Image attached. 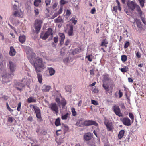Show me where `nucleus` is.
Instances as JSON below:
<instances>
[{
  "mask_svg": "<svg viewBox=\"0 0 146 146\" xmlns=\"http://www.w3.org/2000/svg\"><path fill=\"white\" fill-rule=\"evenodd\" d=\"M58 3H55L52 5V8L53 9H54L57 6Z\"/></svg>",
  "mask_w": 146,
  "mask_h": 146,
  "instance_id": "nucleus-62",
  "label": "nucleus"
},
{
  "mask_svg": "<svg viewBox=\"0 0 146 146\" xmlns=\"http://www.w3.org/2000/svg\"><path fill=\"white\" fill-rule=\"evenodd\" d=\"M52 30L50 28H49L47 31L45 33L42 32L41 33L40 38L43 40L46 39L49 36L52 38L53 36Z\"/></svg>",
  "mask_w": 146,
  "mask_h": 146,
  "instance_id": "nucleus-3",
  "label": "nucleus"
},
{
  "mask_svg": "<svg viewBox=\"0 0 146 146\" xmlns=\"http://www.w3.org/2000/svg\"><path fill=\"white\" fill-rule=\"evenodd\" d=\"M14 118L12 117H9L8 118L7 122L10 123H12L13 122Z\"/></svg>",
  "mask_w": 146,
  "mask_h": 146,
  "instance_id": "nucleus-49",
  "label": "nucleus"
},
{
  "mask_svg": "<svg viewBox=\"0 0 146 146\" xmlns=\"http://www.w3.org/2000/svg\"><path fill=\"white\" fill-rule=\"evenodd\" d=\"M84 126H88L94 125L96 126L98 125V123L95 121L92 120H85L83 122Z\"/></svg>",
  "mask_w": 146,
  "mask_h": 146,
  "instance_id": "nucleus-8",
  "label": "nucleus"
},
{
  "mask_svg": "<svg viewBox=\"0 0 146 146\" xmlns=\"http://www.w3.org/2000/svg\"><path fill=\"white\" fill-rule=\"evenodd\" d=\"M104 123L108 131H112L113 127L112 122L105 118L104 119Z\"/></svg>",
  "mask_w": 146,
  "mask_h": 146,
  "instance_id": "nucleus-6",
  "label": "nucleus"
},
{
  "mask_svg": "<svg viewBox=\"0 0 146 146\" xmlns=\"http://www.w3.org/2000/svg\"><path fill=\"white\" fill-rule=\"evenodd\" d=\"M21 103L20 102L18 104L17 110L18 111H19L21 110Z\"/></svg>",
  "mask_w": 146,
  "mask_h": 146,
  "instance_id": "nucleus-50",
  "label": "nucleus"
},
{
  "mask_svg": "<svg viewBox=\"0 0 146 146\" xmlns=\"http://www.w3.org/2000/svg\"><path fill=\"white\" fill-rule=\"evenodd\" d=\"M125 131L124 130H121L119 132L118 136L119 139L121 138L123 136Z\"/></svg>",
  "mask_w": 146,
  "mask_h": 146,
  "instance_id": "nucleus-25",
  "label": "nucleus"
},
{
  "mask_svg": "<svg viewBox=\"0 0 146 146\" xmlns=\"http://www.w3.org/2000/svg\"><path fill=\"white\" fill-rule=\"evenodd\" d=\"M61 13H56L54 14L51 17L52 19H53L55 17H56L59 14Z\"/></svg>",
  "mask_w": 146,
  "mask_h": 146,
  "instance_id": "nucleus-53",
  "label": "nucleus"
},
{
  "mask_svg": "<svg viewBox=\"0 0 146 146\" xmlns=\"http://www.w3.org/2000/svg\"><path fill=\"white\" fill-rule=\"evenodd\" d=\"M0 36L1 37L2 40L3 41L4 40V38L3 35V33L0 32Z\"/></svg>",
  "mask_w": 146,
  "mask_h": 146,
  "instance_id": "nucleus-63",
  "label": "nucleus"
},
{
  "mask_svg": "<svg viewBox=\"0 0 146 146\" xmlns=\"http://www.w3.org/2000/svg\"><path fill=\"white\" fill-rule=\"evenodd\" d=\"M91 102L94 105H97L98 104L97 101L95 100H92Z\"/></svg>",
  "mask_w": 146,
  "mask_h": 146,
  "instance_id": "nucleus-61",
  "label": "nucleus"
},
{
  "mask_svg": "<svg viewBox=\"0 0 146 146\" xmlns=\"http://www.w3.org/2000/svg\"><path fill=\"white\" fill-rule=\"evenodd\" d=\"M34 66L35 68L36 72L38 73L41 72L44 68V66H42L41 67L39 66L36 65V66Z\"/></svg>",
  "mask_w": 146,
  "mask_h": 146,
  "instance_id": "nucleus-16",
  "label": "nucleus"
},
{
  "mask_svg": "<svg viewBox=\"0 0 146 146\" xmlns=\"http://www.w3.org/2000/svg\"><path fill=\"white\" fill-rule=\"evenodd\" d=\"M54 21L56 23H62L64 22L63 20L62 19L61 17L60 16H59L57 18L55 19Z\"/></svg>",
  "mask_w": 146,
  "mask_h": 146,
  "instance_id": "nucleus-19",
  "label": "nucleus"
},
{
  "mask_svg": "<svg viewBox=\"0 0 146 146\" xmlns=\"http://www.w3.org/2000/svg\"><path fill=\"white\" fill-rule=\"evenodd\" d=\"M51 0H45V3L46 6H48L51 2Z\"/></svg>",
  "mask_w": 146,
  "mask_h": 146,
  "instance_id": "nucleus-48",
  "label": "nucleus"
},
{
  "mask_svg": "<svg viewBox=\"0 0 146 146\" xmlns=\"http://www.w3.org/2000/svg\"><path fill=\"white\" fill-rule=\"evenodd\" d=\"M119 96V98H121L123 95V94L122 92H116L115 93L114 95L115 97L117 98L118 97V95Z\"/></svg>",
  "mask_w": 146,
  "mask_h": 146,
  "instance_id": "nucleus-31",
  "label": "nucleus"
},
{
  "mask_svg": "<svg viewBox=\"0 0 146 146\" xmlns=\"http://www.w3.org/2000/svg\"><path fill=\"white\" fill-rule=\"evenodd\" d=\"M75 125L76 126L80 127L84 126V125L83 124V122H80L78 120L76 123Z\"/></svg>",
  "mask_w": 146,
  "mask_h": 146,
  "instance_id": "nucleus-35",
  "label": "nucleus"
},
{
  "mask_svg": "<svg viewBox=\"0 0 146 146\" xmlns=\"http://www.w3.org/2000/svg\"><path fill=\"white\" fill-rule=\"evenodd\" d=\"M72 112V115L74 116H75L76 115V112L75 111V109L74 108H71Z\"/></svg>",
  "mask_w": 146,
  "mask_h": 146,
  "instance_id": "nucleus-43",
  "label": "nucleus"
},
{
  "mask_svg": "<svg viewBox=\"0 0 146 146\" xmlns=\"http://www.w3.org/2000/svg\"><path fill=\"white\" fill-rule=\"evenodd\" d=\"M37 78L38 81L40 83H42V75L38 73L37 74Z\"/></svg>",
  "mask_w": 146,
  "mask_h": 146,
  "instance_id": "nucleus-29",
  "label": "nucleus"
},
{
  "mask_svg": "<svg viewBox=\"0 0 146 146\" xmlns=\"http://www.w3.org/2000/svg\"><path fill=\"white\" fill-rule=\"evenodd\" d=\"M120 120L122 122L123 124L126 126H129L131 125V120L128 117H124L121 119Z\"/></svg>",
  "mask_w": 146,
  "mask_h": 146,
  "instance_id": "nucleus-12",
  "label": "nucleus"
},
{
  "mask_svg": "<svg viewBox=\"0 0 146 146\" xmlns=\"http://www.w3.org/2000/svg\"><path fill=\"white\" fill-rule=\"evenodd\" d=\"M129 117L132 120V122H133L134 119V117L133 114L131 113H129Z\"/></svg>",
  "mask_w": 146,
  "mask_h": 146,
  "instance_id": "nucleus-44",
  "label": "nucleus"
},
{
  "mask_svg": "<svg viewBox=\"0 0 146 146\" xmlns=\"http://www.w3.org/2000/svg\"><path fill=\"white\" fill-rule=\"evenodd\" d=\"M31 106H33V108L34 109L36 115V117L39 119L40 122H41L42 121V119L41 111L39 108L37 106H35L33 105H30V107H31Z\"/></svg>",
  "mask_w": 146,
  "mask_h": 146,
  "instance_id": "nucleus-5",
  "label": "nucleus"
},
{
  "mask_svg": "<svg viewBox=\"0 0 146 146\" xmlns=\"http://www.w3.org/2000/svg\"><path fill=\"white\" fill-rule=\"evenodd\" d=\"M127 4L129 9L132 11H134L135 9H136L138 14H141L142 10L140 6L136 3L135 1H128Z\"/></svg>",
  "mask_w": 146,
  "mask_h": 146,
  "instance_id": "nucleus-2",
  "label": "nucleus"
},
{
  "mask_svg": "<svg viewBox=\"0 0 146 146\" xmlns=\"http://www.w3.org/2000/svg\"><path fill=\"white\" fill-rule=\"evenodd\" d=\"M1 99H3L4 100L7 101L9 98V97L6 95H4L0 98Z\"/></svg>",
  "mask_w": 146,
  "mask_h": 146,
  "instance_id": "nucleus-46",
  "label": "nucleus"
},
{
  "mask_svg": "<svg viewBox=\"0 0 146 146\" xmlns=\"http://www.w3.org/2000/svg\"><path fill=\"white\" fill-rule=\"evenodd\" d=\"M143 12L142 11V13L141 14H138L139 15H140V17L141 19L142 22L143 23L145 24L146 25V21L145 20V18L142 16V14Z\"/></svg>",
  "mask_w": 146,
  "mask_h": 146,
  "instance_id": "nucleus-34",
  "label": "nucleus"
},
{
  "mask_svg": "<svg viewBox=\"0 0 146 146\" xmlns=\"http://www.w3.org/2000/svg\"><path fill=\"white\" fill-rule=\"evenodd\" d=\"M13 14L15 17H18L21 18L23 16V13L21 9L15 10L13 13Z\"/></svg>",
  "mask_w": 146,
  "mask_h": 146,
  "instance_id": "nucleus-14",
  "label": "nucleus"
},
{
  "mask_svg": "<svg viewBox=\"0 0 146 146\" xmlns=\"http://www.w3.org/2000/svg\"><path fill=\"white\" fill-rule=\"evenodd\" d=\"M48 70L51 76L53 75L55 72V70L52 68H49Z\"/></svg>",
  "mask_w": 146,
  "mask_h": 146,
  "instance_id": "nucleus-32",
  "label": "nucleus"
},
{
  "mask_svg": "<svg viewBox=\"0 0 146 146\" xmlns=\"http://www.w3.org/2000/svg\"><path fill=\"white\" fill-rule=\"evenodd\" d=\"M21 82H24L25 84L26 85L28 86L30 84V80L29 79H27V78H24L23 79L21 80Z\"/></svg>",
  "mask_w": 146,
  "mask_h": 146,
  "instance_id": "nucleus-22",
  "label": "nucleus"
},
{
  "mask_svg": "<svg viewBox=\"0 0 146 146\" xmlns=\"http://www.w3.org/2000/svg\"><path fill=\"white\" fill-rule=\"evenodd\" d=\"M51 88V87L49 86L44 85L42 88V90L43 91H48Z\"/></svg>",
  "mask_w": 146,
  "mask_h": 146,
  "instance_id": "nucleus-21",
  "label": "nucleus"
},
{
  "mask_svg": "<svg viewBox=\"0 0 146 146\" xmlns=\"http://www.w3.org/2000/svg\"><path fill=\"white\" fill-rule=\"evenodd\" d=\"M25 48L26 49V53L29 56H31V57L32 58L33 56H35V54L33 52L31 48L29 47H27L26 46H24Z\"/></svg>",
  "mask_w": 146,
  "mask_h": 146,
  "instance_id": "nucleus-13",
  "label": "nucleus"
},
{
  "mask_svg": "<svg viewBox=\"0 0 146 146\" xmlns=\"http://www.w3.org/2000/svg\"><path fill=\"white\" fill-rule=\"evenodd\" d=\"M55 101L58 104H60V99L58 97L56 98L55 99Z\"/></svg>",
  "mask_w": 146,
  "mask_h": 146,
  "instance_id": "nucleus-57",
  "label": "nucleus"
},
{
  "mask_svg": "<svg viewBox=\"0 0 146 146\" xmlns=\"http://www.w3.org/2000/svg\"><path fill=\"white\" fill-rule=\"evenodd\" d=\"M68 113H67L65 115H62L61 118L63 120H66L68 116Z\"/></svg>",
  "mask_w": 146,
  "mask_h": 146,
  "instance_id": "nucleus-45",
  "label": "nucleus"
},
{
  "mask_svg": "<svg viewBox=\"0 0 146 146\" xmlns=\"http://www.w3.org/2000/svg\"><path fill=\"white\" fill-rule=\"evenodd\" d=\"M107 82H103L102 84L103 88L106 90H108L109 87L110 85Z\"/></svg>",
  "mask_w": 146,
  "mask_h": 146,
  "instance_id": "nucleus-27",
  "label": "nucleus"
},
{
  "mask_svg": "<svg viewBox=\"0 0 146 146\" xmlns=\"http://www.w3.org/2000/svg\"><path fill=\"white\" fill-rule=\"evenodd\" d=\"M90 56L91 55H89L86 56V58H87L88 60L90 62H91L92 60V59L91 58Z\"/></svg>",
  "mask_w": 146,
  "mask_h": 146,
  "instance_id": "nucleus-52",
  "label": "nucleus"
},
{
  "mask_svg": "<svg viewBox=\"0 0 146 146\" xmlns=\"http://www.w3.org/2000/svg\"><path fill=\"white\" fill-rule=\"evenodd\" d=\"M26 37L24 35H21L19 37V40L21 43H23L25 41Z\"/></svg>",
  "mask_w": 146,
  "mask_h": 146,
  "instance_id": "nucleus-23",
  "label": "nucleus"
},
{
  "mask_svg": "<svg viewBox=\"0 0 146 146\" xmlns=\"http://www.w3.org/2000/svg\"><path fill=\"white\" fill-rule=\"evenodd\" d=\"M84 138L86 140L89 141L91 139V136L90 134H85L84 136Z\"/></svg>",
  "mask_w": 146,
  "mask_h": 146,
  "instance_id": "nucleus-33",
  "label": "nucleus"
},
{
  "mask_svg": "<svg viewBox=\"0 0 146 146\" xmlns=\"http://www.w3.org/2000/svg\"><path fill=\"white\" fill-rule=\"evenodd\" d=\"M69 58H68L67 57L63 60L65 64H67L69 61Z\"/></svg>",
  "mask_w": 146,
  "mask_h": 146,
  "instance_id": "nucleus-54",
  "label": "nucleus"
},
{
  "mask_svg": "<svg viewBox=\"0 0 146 146\" xmlns=\"http://www.w3.org/2000/svg\"><path fill=\"white\" fill-rule=\"evenodd\" d=\"M19 3H18L16 4H15L13 5V9L15 10H18V9L19 8Z\"/></svg>",
  "mask_w": 146,
  "mask_h": 146,
  "instance_id": "nucleus-41",
  "label": "nucleus"
},
{
  "mask_svg": "<svg viewBox=\"0 0 146 146\" xmlns=\"http://www.w3.org/2000/svg\"><path fill=\"white\" fill-rule=\"evenodd\" d=\"M69 29L68 32V34L69 36L72 35L73 33V26L72 25H69Z\"/></svg>",
  "mask_w": 146,
  "mask_h": 146,
  "instance_id": "nucleus-24",
  "label": "nucleus"
},
{
  "mask_svg": "<svg viewBox=\"0 0 146 146\" xmlns=\"http://www.w3.org/2000/svg\"><path fill=\"white\" fill-rule=\"evenodd\" d=\"M71 14V12L69 10H67L66 12V15L69 16Z\"/></svg>",
  "mask_w": 146,
  "mask_h": 146,
  "instance_id": "nucleus-55",
  "label": "nucleus"
},
{
  "mask_svg": "<svg viewBox=\"0 0 146 146\" xmlns=\"http://www.w3.org/2000/svg\"><path fill=\"white\" fill-rule=\"evenodd\" d=\"M59 36L60 38V44L62 45L64 43V39H65L64 35L63 33H60L59 34Z\"/></svg>",
  "mask_w": 146,
  "mask_h": 146,
  "instance_id": "nucleus-20",
  "label": "nucleus"
},
{
  "mask_svg": "<svg viewBox=\"0 0 146 146\" xmlns=\"http://www.w3.org/2000/svg\"><path fill=\"white\" fill-rule=\"evenodd\" d=\"M8 65L9 66L10 71L11 74L7 73L5 70V68L2 64H0L1 66L0 72L1 73L3 71L4 73L2 74V81L3 82L7 83L9 82V79H11L14 76L13 72L16 70V65L15 63L11 61L9 62V64Z\"/></svg>",
  "mask_w": 146,
  "mask_h": 146,
  "instance_id": "nucleus-1",
  "label": "nucleus"
},
{
  "mask_svg": "<svg viewBox=\"0 0 146 146\" xmlns=\"http://www.w3.org/2000/svg\"><path fill=\"white\" fill-rule=\"evenodd\" d=\"M60 104L63 106H65L66 104V102L64 98H62Z\"/></svg>",
  "mask_w": 146,
  "mask_h": 146,
  "instance_id": "nucleus-39",
  "label": "nucleus"
},
{
  "mask_svg": "<svg viewBox=\"0 0 146 146\" xmlns=\"http://www.w3.org/2000/svg\"><path fill=\"white\" fill-rule=\"evenodd\" d=\"M129 45V42L128 41H126L124 44V47L125 48H127Z\"/></svg>",
  "mask_w": 146,
  "mask_h": 146,
  "instance_id": "nucleus-51",
  "label": "nucleus"
},
{
  "mask_svg": "<svg viewBox=\"0 0 146 146\" xmlns=\"http://www.w3.org/2000/svg\"><path fill=\"white\" fill-rule=\"evenodd\" d=\"M27 102L29 103L31 102H36V100L32 97H30L27 99Z\"/></svg>",
  "mask_w": 146,
  "mask_h": 146,
  "instance_id": "nucleus-28",
  "label": "nucleus"
},
{
  "mask_svg": "<svg viewBox=\"0 0 146 146\" xmlns=\"http://www.w3.org/2000/svg\"><path fill=\"white\" fill-rule=\"evenodd\" d=\"M113 108V111L116 115L119 117L122 116V114L121 113L120 109L118 106L115 105Z\"/></svg>",
  "mask_w": 146,
  "mask_h": 146,
  "instance_id": "nucleus-11",
  "label": "nucleus"
},
{
  "mask_svg": "<svg viewBox=\"0 0 146 146\" xmlns=\"http://www.w3.org/2000/svg\"><path fill=\"white\" fill-rule=\"evenodd\" d=\"M15 88L17 90L23 91V89L25 88V85L23 83L17 82Z\"/></svg>",
  "mask_w": 146,
  "mask_h": 146,
  "instance_id": "nucleus-15",
  "label": "nucleus"
},
{
  "mask_svg": "<svg viewBox=\"0 0 146 146\" xmlns=\"http://www.w3.org/2000/svg\"><path fill=\"white\" fill-rule=\"evenodd\" d=\"M127 56L125 55H122L121 56V60L123 62H125L127 59Z\"/></svg>",
  "mask_w": 146,
  "mask_h": 146,
  "instance_id": "nucleus-37",
  "label": "nucleus"
},
{
  "mask_svg": "<svg viewBox=\"0 0 146 146\" xmlns=\"http://www.w3.org/2000/svg\"><path fill=\"white\" fill-rule=\"evenodd\" d=\"M135 22L138 28H142V25L140 19L137 18L136 19Z\"/></svg>",
  "mask_w": 146,
  "mask_h": 146,
  "instance_id": "nucleus-18",
  "label": "nucleus"
},
{
  "mask_svg": "<svg viewBox=\"0 0 146 146\" xmlns=\"http://www.w3.org/2000/svg\"><path fill=\"white\" fill-rule=\"evenodd\" d=\"M90 75L93 76H94V69H92L90 70Z\"/></svg>",
  "mask_w": 146,
  "mask_h": 146,
  "instance_id": "nucleus-59",
  "label": "nucleus"
},
{
  "mask_svg": "<svg viewBox=\"0 0 146 146\" xmlns=\"http://www.w3.org/2000/svg\"><path fill=\"white\" fill-rule=\"evenodd\" d=\"M136 56L138 58H140L141 57V54L139 52H138L136 54Z\"/></svg>",
  "mask_w": 146,
  "mask_h": 146,
  "instance_id": "nucleus-64",
  "label": "nucleus"
},
{
  "mask_svg": "<svg viewBox=\"0 0 146 146\" xmlns=\"http://www.w3.org/2000/svg\"><path fill=\"white\" fill-rule=\"evenodd\" d=\"M139 1L140 5L142 8H143L144 6V3H145V0H138Z\"/></svg>",
  "mask_w": 146,
  "mask_h": 146,
  "instance_id": "nucleus-38",
  "label": "nucleus"
},
{
  "mask_svg": "<svg viewBox=\"0 0 146 146\" xmlns=\"http://www.w3.org/2000/svg\"><path fill=\"white\" fill-rule=\"evenodd\" d=\"M71 20L72 21V23H74V24H75L77 22V20H75L74 18L73 17L71 19Z\"/></svg>",
  "mask_w": 146,
  "mask_h": 146,
  "instance_id": "nucleus-56",
  "label": "nucleus"
},
{
  "mask_svg": "<svg viewBox=\"0 0 146 146\" xmlns=\"http://www.w3.org/2000/svg\"><path fill=\"white\" fill-rule=\"evenodd\" d=\"M41 2V0H35L34 3V5L35 6L37 7L39 5Z\"/></svg>",
  "mask_w": 146,
  "mask_h": 146,
  "instance_id": "nucleus-36",
  "label": "nucleus"
},
{
  "mask_svg": "<svg viewBox=\"0 0 146 146\" xmlns=\"http://www.w3.org/2000/svg\"><path fill=\"white\" fill-rule=\"evenodd\" d=\"M71 86L70 85H67L65 87L66 91H70L71 90Z\"/></svg>",
  "mask_w": 146,
  "mask_h": 146,
  "instance_id": "nucleus-42",
  "label": "nucleus"
},
{
  "mask_svg": "<svg viewBox=\"0 0 146 146\" xmlns=\"http://www.w3.org/2000/svg\"><path fill=\"white\" fill-rule=\"evenodd\" d=\"M67 2L66 1H65L64 0H61L60 1L61 5L65 4Z\"/></svg>",
  "mask_w": 146,
  "mask_h": 146,
  "instance_id": "nucleus-58",
  "label": "nucleus"
},
{
  "mask_svg": "<svg viewBox=\"0 0 146 146\" xmlns=\"http://www.w3.org/2000/svg\"><path fill=\"white\" fill-rule=\"evenodd\" d=\"M87 144L91 146H93L94 145V144L93 142L92 141H88L87 142Z\"/></svg>",
  "mask_w": 146,
  "mask_h": 146,
  "instance_id": "nucleus-60",
  "label": "nucleus"
},
{
  "mask_svg": "<svg viewBox=\"0 0 146 146\" xmlns=\"http://www.w3.org/2000/svg\"><path fill=\"white\" fill-rule=\"evenodd\" d=\"M55 125L56 126H59L60 125L59 118H58L56 119L55 122Z\"/></svg>",
  "mask_w": 146,
  "mask_h": 146,
  "instance_id": "nucleus-40",
  "label": "nucleus"
},
{
  "mask_svg": "<svg viewBox=\"0 0 146 146\" xmlns=\"http://www.w3.org/2000/svg\"><path fill=\"white\" fill-rule=\"evenodd\" d=\"M108 44V42L106 39L103 40L101 42V46H105V47H107V44Z\"/></svg>",
  "mask_w": 146,
  "mask_h": 146,
  "instance_id": "nucleus-26",
  "label": "nucleus"
},
{
  "mask_svg": "<svg viewBox=\"0 0 146 146\" xmlns=\"http://www.w3.org/2000/svg\"><path fill=\"white\" fill-rule=\"evenodd\" d=\"M120 70L123 73L125 72L129 71V68L127 66H124L123 68L120 69Z\"/></svg>",
  "mask_w": 146,
  "mask_h": 146,
  "instance_id": "nucleus-30",
  "label": "nucleus"
},
{
  "mask_svg": "<svg viewBox=\"0 0 146 146\" xmlns=\"http://www.w3.org/2000/svg\"><path fill=\"white\" fill-rule=\"evenodd\" d=\"M33 62L34 66H39L40 67L44 66L42 59L39 57L35 58Z\"/></svg>",
  "mask_w": 146,
  "mask_h": 146,
  "instance_id": "nucleus-9",
  "label": "nucleus"
},
{
  "mask_svg": "<svg viewBox=\"0 0 146 146\" xmlns=\"http://www.w3.org/2000/svg\"><path fill=\"white\" fill-rule=\"evenodd\" d=\"M49 108L52 111L54 112L56 114L58 113V107L56 103H51L50 104Z\"/></svg>",
  "mask_w": 146,
  "mask_h": 146,
  "instance_id": "nucleus-10",
  "label": "nucleus"
},
{
  "mask_svg": "<svg viewBox=\"0 0 146 146\" xmlns=\"http://www.w3.org/2000/svg\"><path fill=\"white\" fill-rule=\"evenodd\" d=\"M42 21L40 20H36L35 21L34 26L36 31L38 33L41 29Z\"/></svg>",
  "mask_w": 146,
  "mask_h": 146,
  "instance_id": "nucleus-7",
  "label": "nucleus"
},
{
  "mask_svg": "<svg viewBox=\"0 0 146 146\" xmlns=\"http://www.w3.org/2000/svg\"><path fill=\"white\" fill-rule=\"evenodd\" d=\"M16 53L15 50L13 46H11L10 48V50L9 52V55L12 56L15 55Z\"/></svg>",
  "mask_w": 146,
  "mask_h": 146,
  "instance_id": "nucleus-17",
  "label": "nucleus"
},
{
  "mask_svg": "<svg viewBox=\"0 0 146 146\" xmlns=\"http://www.w3.org/2000/svg\"><path fill=\"white\" fill-rule=\"evenodd\" d=\"M102 82H107L108 83H111L110 87L113 88V86L114 85L113 82V81L110 77V75L107 73H105L103 75Z\"/></svg>",
  "mask_w": 146,
  "mask_h": 146,
  "instance_id": "nucleus-4",
  "label": "nucleus"
},
{
  "mask_svg": "<svg viewBox=\"0 0 146 146\" xmlns=\"http://www.w3.org/2000/svg\"><path fill=\"white\" fill-rule=\"evenodd\" d=\"M81 51V49L79 48H76L74 50L75 53L77 54L80 52Z\"/></svg>",
  "mask_w": 146,
  "mask_h": 146,
  "instance_id": "nucleus-47",
  "label": "nucleus"
}]
</instances>
